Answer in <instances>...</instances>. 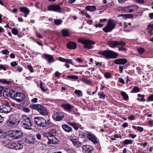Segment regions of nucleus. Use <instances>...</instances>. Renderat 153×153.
<instances>
[{
  "mask_svg": "<svg viewBox=\"0 0 153 153\" xmlns=\"http://www.w3.org/2000/svg\"><path fill=\"white\" fill-rule=\"evenodd\" d=\"M98 53L108 59L115 58L118 56L117 53L109 50L99 51L98 52Z\"/></svg>",
  "mask_w": 153,
  "mask_h": 153,
  "instance_id": "obj_1",
  "label": "nucleus"
},
{
  "mask_svg": "<svg viewBox=\"0 0 153 153\" xmlns=\"http://www.w3.org/2000/svg\"><path fill=\"white\" fill-rule=\"evenodd\" d=\"M30 107L37 110L42 115L47 116L48 115V112L46 108L39 105H30Z\"/></svg>",
  "mask_w": 153,
  "mask_h": 153,
  "instance_id": "obj_2",
  "label": "nucleus"
},
{
  "mask_svg": "<svg viewBox=\"0 0 153 153\" xmlns=\"http://www.w3.org/2000/svg\"><path fill=\"white\" fill-rule=\"evenodd\" d=\"M116 25V21L111 19H110L106 26L103 29V30L106 33L111 31Z\"/></svg>",
  "mask_w": 153,
  "mask_h": 153,
  "instance_id": "obj_3",
  "label": "nucleus"
},
{
  "mask_svg": "<svg viewBox=\"0 0 153 153\" xmlns=\"http://www.w3.org/2000/svg\"><path fill=\"white\" fill-rule=\"evenodd\" d=\"M79 42L83 44L85 48L88 49L92 48V45L95 44L94 42L84 38L79 39Z\"/></svg>",
  "mask_w": 153,
  "mask_h": 153,
  "instance_id": "obj_4",
  "label": "nucleus"
},
{
  "mask_svg": "<svg viewBox=\"0 0 153 153\" xmlns=\"http://www.w3.org/2000/svg\"><path fill=\"white\" fill-rule=\"evenodd\" d=\"M34 120L36 124L40 127H45L48 123L46 120L42 117H35Z\"/></svg>",
  "mask_w": 153,
  "mask_h": 153,
  "instance_id": "obj_5",
  "label": "nucleus"
},
{
  "mask_svg": "<svg viewBox=\"0 0 153 153\" xmlns=\"http://www.w3.org/2000/svg\"><path fill=\"white\" fill-rule=\"evenodd\" d=\"M8 146L10 148L16 150H21L23 148V144L18 142L13 143H10Z\"/></svg>",
  "mask_w": 153,
  "mask_h": 153,
  "instance_id": "obj_6",
  "label": "nucleus"
},
{
  "mask_svg": "<svg viewBox=\"0 0 153 153\" xmlns=\"http://www.w3.org/2000/svg\"><path fill=\"white\" fill-rule=\"evenodd\" d=\"M49 10L56 11L58 12L61 13L62 12V9L58 5H53L49 6L48 7Z\"/></svg>",
  "mask_w": 153,
  "mask_h": 153,
  "instance_id": "obj_7",
  "label": "nucleus"
},
{
  "mask_svg": "<svg viewBox=\"0 0 153 153\" xmlns=\"http://www.w3.org/2000/svg\"><path fill=\"white\" fill-rule=\"evenodd\" d=\"M19 121L15 117H12L7 121V123L8 126H12L19 123Z\"/></svg>",
  "mask_w": 153,
  "mask_h": 153,
  "instance_id": "obj_8",
  "label": "nucleus"
},
{
  "mask_svg": "<svg viewBox=\"0 0 153 153\" xmlns=\"http://www.w3.org/2000/svg\"><path fill=\"white\" fill-rule=\"evenodd\" d=\"M25 96L24 94L20 92H17L16 94V97L14 99L16 101L20 102L23 101L25 99Z\"/></svg>",
  "mask_w": 153,
  "mask_h": 153,
  "instance_id": "obj_9",
  "label": "nucleus"
},
{
  "mask_svg": "<svg viewBox=\"0 0 153 153\" xmlns=\"http://www.w3.org/2000/svg\"><path fill=\"white\" fill-rule=\"evenodd\" d=\"M64 117L63 114L61 112H57L53 116V120L56 121H60L62 120Z\"/></svg>",
  "mask_w": 153,
  "mask_h": 153,
  "instance_id": "obj_10",
  "label": "nucleus"
},
{
  "mask_svg": "<svg viewBox=\"0 0 153 153\" xmlns=\"http://www.w3.org/2000/svg\"><path fill=\"white\" fill-rule=\"evenodd\" d=\"M1 113H7L12 110L11 107L7 104H3L2 105Z\"/></svg>",
  "mask_w": 153,
  "mask_h": 153,
  "instance_id": "obj_11",
  "label": "nucleus"
},
{
  "mask_svg": "<svg viewBox=\"0 0 153 153\" xmlns=\"http://www.w3.org/2000/svg\"><path fill=\"white\" fill-rule=\"evenodd\" d=\"M31 122V120L30 119L26 116H22L20 120L19 121V123H20L21 125L24 124L25 123H29Z\"/></svg>",
  "mask_w": 153,
  "mask_h": 153,
  "instance_id": "obj_12",
  "label": "nucleus"
},
{
  "mask_svg": "<svg viewBox=\"0 0 153 153\" xmlns=\"http://www.w3.org/2000/svg\"><path fill=\"white\" fill-rule=\"evenodd\" d=\"M6 93V95H7V96H9L11 97L14 99V98L16 97V94L17 92L14 91H13L11 90L9 91L7 90V91H5L4 92V94H5Z\"/></svg>",
  "mask_w": 153,
  "mask_h": 153,
  "instance_id": "obj_13",
  "label": "nucleus"
},
{
  "mask_svg": "<svg viewBox=\"0 0 153 153\" xmlns=\"http://www.w3.org/2000/svg\"><path fill=\"white\" fill-rule=\"evenodd\" d=\"M83 151L85 153L91 152L93 148L92 146L89 145H85L82 146Z\"/></svg>",
  "mask_w": 153,
  "mask_h": 153,
  "instance_id": "obj_14",
  "label": "nucleus"
},
{
  "mask_svg": "<svg viewBox=\"0 0 153 153\" xmlns=\"http://www.w3.org/2000/svg\"><path fill=\"white\" fill-rule=\"evenodd\" d=\"M139 8V7L137 5H133L126 8L127 10L129 13H132L136 11Z\"/></svg>",
  "mask_w": 153,
  "mask_h": 153,
  "instance_id": "obj_15",
  "label": "nucleus"
},
{
  "mask_svg": "<svg viewBox=\"0 0 153 153\" xmlns=\"http://www.w3.org/2000/svg\"><path fill=\"white\" fill-rule=\"evenodd\" d=\"M127 62V60L125 59H116L114 61V63L116 64L123 65Z\"/></svg>",
  "mask_w": 153,
  "mask_h": 153,
  "instance_id": "obj_16",
  "label": "nucleus"
},
{
  "mask_svg": "<svg viewBox=\"0 0 153 153\" xmlns=\"http://www.w3.org/2000/svg\"><path fill=\"white\" fill-rule=\"evenodd\" d=\"M59 142V140L55 137L49 139L48 142V144H57Z\"/></svg>",
  "mask_w": 153,
  "mask_h": 153,
  "instance_id": "obj_17",
  "label": "nucleus"
},
{
  "mask_svg": "<svg viewBox=\"0 0 153 153\" xmlns=\"http://www.w3.org/2000/svg\"><path fill=\"white\" fill-rule=\"evenodd\" d=\"M26 143L30 144H34L36 143V140L34 138L30 137L27 138L26 140Z\"/></svg>",
  "mask_w": 153,
  "mask_h": 153,
  "instance_id": "obj_18",
  "label": "nucleus"
},
{
  "mask_svg": "<svg viewBox=\"0 0 153 153\" xmlns=\"http://www.w3.org/2000/svg\"><path fill=\"white\" fill-rule=\"evenodd\" d=\"M70 140L73 144L76 146H80L82 145L81 143L77 139L71 138Z\"/></svg>",
  "mask_w": 153,
  "mask_h": 153,
  "instance_id": "obj_19",
  "label": "nucleus"
},
{
  "mask_svg": "<svg viewBox=\"0 0 153 153\" xmlns=\"http://www.w3.org/2000/svg\"><path fill=\"white\" fill-rule=\"evenodd\" d=\"M61 106L65 109L70 112L71 109L74 107V106L69 104H63Z\"/></svg>",
  "mask_w": 153,
  "mask_h": 153,
  "instance_id": "obj_20",
  "label": "nucleus"
},
{
  "mask_svg": "<svg viewBox=\"0 0 153 153\" xmlns=\"http://www.w3.org/2000/svg\"><path fill=\"white\" fill-rule=\"evenodd\" d=\"M77 46L76 44L74 42H69L67 45V48L71 49H75Z\"/></svg>",
  "mask_w": 153,
  "mask_h": 153,
  "instance_id": "obj_21",
  "label": "nucleus"
},
{
  "mask_svg": "<svg viewBox=\"0 0 153 153\" xmlns=\"http://www.w3.org/2000/svg\"><path fill=\"white\" fill-rule=\"evenodd\" d=\"M63 129L67 132H70L72 131V128L66 124H64L62 126Z\"/></svg>",
  "mask_w": 153,
  "mask_h": 153,
  "instance_id": "obj_22",
  "label": "nucleus"
},
{
  "mask_svg": "<svg viewBox=\"0 0 153 153\" xmlns=\"http://www.w3.org/2000/svg\"><path fill=\"white\" fill-rule=\"evenodd\" d=\"M15 139L21 137L23 136L22 133L20 131L14 130Z\"/></svg>",
  "mask_w": 153,
  "mask_h": 153,
  "instance_id": "obj_23",
  "label": "nucleus"
},
{
  "mask_svg": "<svg viewBox=\"0 0 153 153\" xmlns=\"http://www.w3.org/2000/svg\"><path fill=\"white\" fill-rule=\"evenodd\" d=\"M88 138L94 143L96 144L97 142V140L95 137L93 135L91 134H88Z\"/></svg>",
  "mask_w": 153,
  "mask_h": 153,
  "instance_id": "obj_24",
  "label": "nucleus"
},
{
  "mask_svg": "<svg viewBox=\"0 0 153 153\" xmlns=\"http://www.w3.org/2000/svg\"><path fill=\"white\" fill-rule=\"evenodd\" d=\"M48 134L49 137L50 138L55 137L56 134V131L55 129L51 130L50 132H48Z\"/></svg>",
  "mask_w": 153,
  "mask_h": 153,
  "instance_id": "obj_25",
  "label": "nucleus"
},
{
  "mask_svg": "<svg viewBox=\"0 0 153 153\" xmlns=\"http://www.w3.org/2000/svg\"><path fill=\"white\" fill-rule=\"evenodd\" d=\"M14 130H11L8 131L7 134L9 136L13 139H15Z\"/></svg>",
  "mask_w": 153,
  "mask_h": 153,
  "instance_id": "obj_26",
  "label": "nucleus"
},
{
  "mask_svg": "<svg viewBox=\"0 0 153 153\" xmlns=\"http://www.w3.org/2000/svg\"><path fill=\"white\" fill-rule=\"evenodd\" d=\"M45 58L48 60V63L51 62V61L54 59L52 56L47 54H45Z\"/></svg>",
  "mask_w": 153,
  "mask_h": 153,
  "instance_id": "obj_27",
  "label": "nucleus"
},
{
  "mask_svg": "<svg viewBox=\"0 0 153 153\" xmlns=\"http://www.w3.org/2000/svg\"><path fill=\"white\" fill-rule=\"evenodd\" d=\"M22 126L24 128L27 129H31V127L32 126L31 122L29 123H28L25 124V123L24 124H22Z\"/></svg>",
  "mask_w": 153,
  "mask_h": 153,
  "instance_id": "obj_28",
  "label": "nucleus"
},
{
  "mask_svg": "<svg viewBox=\"0 0 153 153\" xmlns=\"http://www.w3.org/2000/svg\"><path fill=\"white\" fill-rule=\"evenodd\" d=\"M68 124L72 126L76 130H77L79 129V127L80 126V124L75 123H71L69 122Z\"/></svg>",
  "mask_w": 153,
  "mask_h": 153,
  "instance_id": "obj_29",
  "label": "nucleus"
},
{
  "mask_svg": "<svg viewBox=\"0 0 153 153\" xmlns=\"http://www.w3.org/2000/svg\"><path fill=\"white\" fill-rule=\"evenodd\" d=\"M21 10L20 11H22L25 13H27V14H29L30 12V11L29 9L25 7H21L20 8Z\"/></svg>",
  "mask_w": 153,
  "mask_h": 153,
  "instance_id": "obj_30",
  "label": "nucleus"
},
{
  "mask_svg": "<svg viewBox=\"0 0 153 153\" xmlns=\"http://www.w3.org/2000/svg\"><path fill=\"white\" fill-rule=\"evenodd\" d=\"M147 30L150 35L153 34V25L150 24L148 26Z\"/></svg>",
  "mask_w": 153,
  "mask_h": 153,
  "instance_id": "obj_31",
  "label": "nucleus"
},
{
  "mask_svg": "<svg viewBox=\"0 0 153 153\" xmlns=\"http://www.w3.org/2000/svg\"><path fill=\"white\" fill-rule=\"evenodd\" d=\"M87 10L91 11H94L96 9V7L94 6H87L85 7Z\"/></svg>",
  "mask_w": 153,
  "mask_h": 153,
  "instance_id": "obj_32",
  "label": "nucleus"
},
{
  "mask_svg": "<svg viewBox=\"0 0 153 153\" xmlns=\"http://www.w3.org/2000/svg\"><path fill=\"white\" fill-rule=\"evenodd\" d=\"M108 45L112 48H114L117 46L116 41H111L108 42Z\"/></svg>",
  "mask_w": 153,
  "mask_h": 153,
  "instance_id": "obj_33",
  "label": "nucleus"
},
{
  "mask_svg": "<svg viewBox=\"0 0 153 153\" xmlns=\"http://www.w3.org/2000/svg\"><path fill=\"white\" fill-rule=\"evenodd\" d=\"M0 82L4 84L5 85H10L11 83V82L9 81H7L4 79H0Z\"/></svg>",
  "mask_w": 153,
  "mask_h": 153,
  "instance_id": "obj_34",
  "label": "nucleus"
},
{
  "mask_svg": "<svg viewBox=\"0 0 153 153\" xmlns=\"http://www.w3.org/2000/svg\"><path fill=\"white\" fill-rule=\"evenodd\" d=\"M117 16H123L124 18H131L133 16V15L132 14H121L118 15Z\"/></svg>",
  "mask_w": 153,
  "mask_h": 153,
  "instance_id": "obj_35",
  "label": "nucleus"
},
{
  "mask_svg": "<svg viewBox=\"0 0 153 153\" xmlns=\"http://www.w3.org/2000/svg\"><path fill=\"white\" fill-rule=\"evenodd\" d=\"M63 36H68L69 32L68 30L67 29H63L62 31Z\"/></svg>",
  "mask_w": 153,
  "mask_h": 153,
  "instance_id": "obj_36",
  "label": "nucleus"
},
{
  "mask_svg": "<svg viewBox=\"0 0 153 153\" xmlns=\"http://www.w3.org/2000/svg\"><path fill=\"white\" fill-rule=\"evenodd\" d=\"M117 46H123L126 45V43L123 41H116Z\"/></svg>",
  "mask_w": 153,
  "mask_h": 153,
  "instance_id": "obj_37",
  "label": "nucleus"
},
{
  "mask_svg": "<svg viewBox=\"0 0 153 153\" xmlns=\"http://www.w3.org/2000/svg\"><path fill=\"white\" fill-rule=\"evenodd\" d=\"M40 87L42 90L44 91H46L47 90V87L45 85H43L42 82L40 83Z\"/></svg>",
  "mask_w": 153,
  "mask_h": 153,
  "instance_id": "obj_38",
  "label": "nucleus"
},
{
  "mask_svg": "<svg viewBox=\"0 0 153 153\" xmlns=\"http://www.w3.org/2000/svg\"><path fill=\"white\" fill-rule=\"evenodd\" d=\"M121 94L125 100H127L128 98V95L126 92L124 91H122L121 92Z\"/></svg>",
  "mask_w": 153,
  "mask_h": 153,
  "instance_id": "obj_39",
  "label": "nucleus"
},
{
  "mask_svg": "<svg viewBox=\"0 0 153 153\" xmlns=\"http://www.w3.org/2000/svg\"><path fill=\"white\" fill-rule=\"evenodd\" d=\"M140 91V89L137 86L134 87L133 89H132V91H131V93H137L138 92Z\"/></svg>",
  "mask_w": 153,
  "mask_h": 153,
  "instance_id": "obj_40",
  "label": "nucleus"
},
{
  "mask_svg": "<svg viewBox=\"0 0 153 153\" xmlns=\"http://www.w3.org/2000/svg\"><path fill=\"white\" fill-rule=\"evenodd\" d=\"M62 22V20L61 19H55L54 20V23L56 25H60Z\"/></svg>",
  "mask_w": 153,
  "mask_h": 153,
  "instance_id": "obj_41",
  "label": "nucleus"
},
{
  "mask_svg": "<svg viewBox=\"0 0 153 153\" xmlns=\"http://www.w3.org/2000/svg\"><path fill=\"white\" fill-rule=\"evenodd\" d=\"M74 92L76 95H78V97H79L81 96V94L82 91L80 90H76Z\"/></svg>",
  "mask_w": 153,
  "mask_h": 153,
  "instance_id": "obj_42",
  "label": "nucleus"
},
{
  "mask_svg": "<svg viewBox=\"0 0 153 153\" xmlns=\"http://www.w3.org/2000/svg\"><path fill=\"white\" fill-rule=\"evenodd\" d=\"M124 143L126 144H131L133 143V141L130 140H126L124 141Z\"/></svg>",
  "mask_w": 153,
  "mask_h": 153,
  "instance_id": "obj_43",
  "label": "nucleus"
},
{
  "mask_svg": "<svg viewBox=\"0 0 153 153\" xmlns=\"http://www.w3.org/2000/svg\"><path fill=\"white\" fill-rule=\"evenodd\" d=\"M68 77L72 79H74L75 80L77 79L78 78L77 76L74 75L68 76Z\"/></svg>",
  "mask_w": 153,
  "mask_h": 153,
  "instance_id": "obj_44",
  "label": "nucleus"
},
{
  "mask_svg": "<svg viewBox=\"0 0 153 153\" xmlns=\"http://www.w3.org/2000/svg\"><path fill=\"white\" fill-rule=\"evenodd\" d=\"M12 33L15 35H17L19 33L18 31L15 28H13L12 30Z\"/></svg>",
  "mask_w": 153,
  "mask_h": 153,
  "instance_id": "obj_45",
  "label": "nucleus"
},
{
  "mask_svg": "<svg viewBox=\"0 0 153 153\" xmlns=\"http://www.w3.org/2000/svg\"><path fill=\"white\" fill-rule=\"evenodd\" d=\"M18 64L17 61H13L10 63V65L13 67H15Z\"/></svg>",
  "mask_w": 153,
  "mask_h": 153,
  "instance_id": "obj_46",
  "label": "nucleus"
},
{
  "mask_svg": "<svg viewBox=\"0 0 153 153\" xmlns=\"http://www.w3.org/2000/svg\"><path fill=\"white\" fill-rule=\"evenodd\" d=\"M146 69V71H150L152 70V68L151 66L149 65H147Z\"/></svg>",
  "mask_w": 153,
  "mask_h": 153,
  "instance_id": "obj_47",
  "label": "nucleus"
},
{
  "mask_svg": "<svg viewBox=\"0 0 153 153\" xmlns=\"http://www.w3.org/2000/svg\"><path fill=\"white\" fill-rule=\"evenodd\" d=\"M137 50L139 53L140 54H141L143 53V49L142 48H138Z\"/></svg>",
  "mask_w": 153,
  "mask_h": 153,
  "instance_id": "obj_48",
  "label": "nucleus"
},
{
  "mask_svg": "<svg viewBox=\"0 0 153 153\" xmlns=\"http://www.w3.org/2000/svg\"><path fill=\"white\" fill-rule=\"evenodd\" d=\"M23 110L26 113H28L30 112V109L27 107H24L22 108Z\"/></svg>",
  "mask_w": 153,
  "mask_h": 153,
  "instance_id": "obj_49",
  "label": "nucleus"
},
{
  "mask_svg": "<svg viewBox=\"0 0 153 153\" xmlns=\"http://www.w3.org/2000/svg\"><path fill=\"white\" fill-rule=\"evenodd\" d=\"M104 76L106 78H109L111 77V75L109 73H106L105 74Z\"/></svg>",
  "mask_w": 153,
  "mask_h": 153,
  "instance_id": "obj_50",
  "label": "nucleus"
},
{
  "mask_svg": "<svg viewBox=\"0 0 153 153\" xmlns=\"http://www.w3.org/2000/svg\"><path fill=\"white\" fill-rule=\"evenodd\" d=\"M36 137L39 140H41L42 139V136L41 134L39 133H38L36 134Z\"/></svg>",
  "mask_w": 153,
  "mask_h": 153,
  "instance_id": "obj_51",
  "label": "nucleus"
},
{
  "mask_svg": "<svg viewBox=\"0 0 153 153\" xmlns=\"http://www.w3.org/2000/svg\"><path fill=\"white\" fill-rule=\"evenodd\" d=\"M118 50L120 51H126L127 49L126 48L123 47V46H122L121 47H119Z\"/></svg>",
  "mask_w": 153,
  "mask_h": 153,
  "instance_id": "obj_52",
  "label": "nucleus"
},
{
  "mask_svg": "<svg viewBox=\"0 0 153 153\" xmlns=\"http://www.w3.org/2000/svg\"><path fill=\"white\" fill-rule=\"evenodd\" d=\"M99 96H100V99H104L106 96V95L104 94H99Z\"/></svg>",
  "mask_w": 153,
  "mask_h": 153,
  "instance_id": "obj_53",
  "label": "nucleus"
},
{
  "mask_svg": "<svg viewBox=\"0 0 153 153\" xmlns=\"http://www.w3.org/2000/svg\"><path fill=\"white\" fill-rule=\"evenodd\" d=\"M28 68L29 70V71H30L31 72L33 73V68L30 65H29L28 66Z\"/></svg>",
  "mask_w": 153,
  "mask_h": 153,
  "instance_id": "obj_54",
  "label": "nucleus"
},
{
  "mask_svg": "<svg viewBox=\"0 0 153 153\" xmlns=\"http://www.w3.org/2000/svg\"><path fill=\"white\" fill-rule=\"evenodd\" d=\"M43 136H44V137L46 138L47 139H48V140H49V138H50L49 137L48 132H46V133H44V134Z\"/></svg>",
  "mask_w": 153,
  "mask_h": 153,
  "instance_id": "obj_55",
  "label": "nucleus"
},
{
  "mask_svg": "<svg viewBox=\"0 0 153 153\" xmlns=\"http://www.w3.org/2000/svg\"><path fill=\"white\" fill-rule=\"evenodd\" d=\"M65 62L68 63L70 64H72L73 63L72 60L69 59H66Z\"/></svg>",
  "mask_w": 153,
  "mask_h": 153,
  "instance_id": "obj_56",
  "label": "nucleus"
},
{
  "mask_svg": "<svg viewBox=\"0 0 153 153\" xmlns=\"http://www.w3.org/2000/svg\"><path fill=\"white\" fill-rule=\"evenodd\" d=\"M148 100L150 101H153V94L150 96L148 98Z\"/></svg>",
  "mask_w": 153,
  "mask_h": 153,
  "instance_id": "obj_57",
  "label": "nucleus"
},
{
  "mask_svg": "<svg viewBox=\"0 0 153 153\" xmlns=\"http://www.w3.org/2000/svg\"><path fill=\"white\" fill-rule=\"evenodd\" d=\"M2 52L4 54H7L9 53V51L7 49H5L2 51Z\"/></svg>",
  "mask_w": 153,
  "mask_h": 153,
  "instance_id": "obj_58",
  "label": "nucleus"
},
{
  "mask_svg": "<svg viewBox=\"0 0 153 153\" xmlns=\"http://www.w3.org/2000/svg\"><path fill=\"white\" fill-rule=\"evenodd\" d=\"M109 4H108L107 5H103L101 6V9H106L108 7V5H109Z\"/></svg>",
  "mask_w": 153,
  "mask_h": 153,
  "instance_id": "obj_59",
  "label": "nucleus"
},
{
  "mask_svg": "<svg viewBox=\"0 0 153 153\" xmlns=\"http://www.w3.org/2000/svg\"><path fill=\"white\" fill-rule=\"evenodd\" d=\"M38 99L36 98H35L32 99L31 100V102H33L36 103L37 102Z\"/></svg>",
  "mask_w": 153,
  "mask_h": 153,
  "instance_id": "obj_60",
  "label": "nucleus"
},
{
  "mask_svg": "<svg viewBox=\"0 0 153 153\" xmlns=\"http://www.w3.org/2000/svg\"><path fill=\"white\" fill-rule=\"evenodd\" d=\"M135 117L134 115H131L128 117V119L131 120H133L134 119Z\"/></svg>",
  "mask_w": 153,
  "mask_h": 153,
  "instance_id": "obj_61",
  "label": "nucleus"
},
{
  "mask_svg": "<svg viewBox=\"0 0 153 153\" xmlns=\"http://www.w3.org/2000/svg\"><path fill=\"white\" fill-rule=\"evenodd\" d=\"M2 69L5 71L6 70V68L3 65H0V70Z\"/></svg>",
  "mask_w": 153,
  "mask_h": 153,
  "instance_id": "obj_62",
  "label": "nucleus"
},
{
  "mask_svg": "<svg viewBox=\"0 0 153 153\" xmlns=\"http://www.w3.org/2000/svg\"><path fill=\"white\" fill-rule=\"evenodd\" d=\"M103 26V25L102 24H101L99 23L98 24H96L95 27H102Z\"/></svg>",
  "mask_w": 153,
  "mask_h": 153,
  "instance_id": "obj_63",
  "label": "nucleus"
},
{
  "mask_svg": "<svg viewBox=\"0 0 153 153\" xmlns=\"http://www.w3.org/2000/svg\"><path fill=\"white\" fill-rule=\"evenodd\" d=\"M59 59L60 61H61V62H65L66 59H65V58H64L61 57H60L59 58Z\"/></svg>",
  "mask_w": 153,
  "mask_h": 153,
  "instance_id": "obj_64",
  "label": "nucleus"
}]
</instances>
